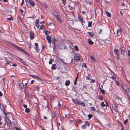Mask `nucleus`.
Wrapping results in <instances>:
<instances>
[{
	"instance_id": "obj_1",
	"label": "nucleus",
	"mask_w": 130,
	"mask_h": 130,
	"mask_svg": "<svg viewBox=\"0 0 130 130\" xmlns=\"http://www.w3.org/2000/svg\"><path fill=\"white\" fill-rule=\"evenodd\" d=\"M48 26V28L52 30H54L55 28V26L54 24L53 23H47Z\"/></svg>"
},
{
	"instance_id": "obj_2",
	"label": "nucleus",
	"mask_w": 130,
	"mask_h": 130,
	"mask_svg": "<svg viewBox=\"0 0 130 130\" xmlns=\"http://www.w3.org/2000/svg\"><path fill=\"white\" fill-rule=\"evenodd\" d=\"M80 55L79 54H76L74 55V59L76 62H78L80 60Z\"/></svg>"
},
{
	"instance_id": "obj_3",
	"label": "nucleus",
	"mask_w": 130,
	"mask_h": 130,
	"mask_svg": "<svg viewBox=\"0 0 130 130\" xmlns=\"http://www.w3.org/2000/svg\"><path fill=\"white\" fill-rule=\"evenodd\" d=\"M85 124L81 126V128L83 129H85L87 126L89 127L90 124V122L88 121L85 122Z\"/></svg>"
},
{
	"instance_id": "obj_4",
	"label": "nucleus",
	"mask_w": 130,
	"mask_h": 130,
	"mask_svg": "<svg viewBox=\"0 0 130 130\" xmlns=\"http://www.w3.org/2000/svg\"><path fill=\"white\" fill-rule=\"evenodd\" d=\"M122 29H118L117 31L116 37H118L117 39L120 38L121 37V30Z\"/></svg>"
},
{
	"instance_id": "obj_5",
	"label": "nucleus",
	"mask_w": 130,
	"mask_h": 130,
	"mask_svg": "<svg viewBox=\"0 0 130 130\" xmlns=\"http://www.w3.org/2000/svg\"><path fill=\"white\" fill-rule=\"evenodd\" d=\"M58 48L59 49L62 50L65 49L66 48H67V46L61 43L58 46Z\"/></svg>"
},
{
	"instance_id": "obj_6",
	"label": "nucleus",
	"mask_w": 130,
	"mask_h": 130,
	"mask_svg": "<svg viewBox=\"0 0 130 130\" xmlns=\"http://www.w3.org/2000/svg\"><path fill=\"white\" fill-rule=\"evenodd\" d=\"M77 17L78 21H80L82 25H83V23H85V21H84L83 19V18L81 16L80 14H77Z\"/></svg>"
},
{
	"instance_id": "obj_7",
	"label": "nucleus",
	"mask_w": 130,
	"mask_h": 130,
	"mask_svg": "<svg viewBox=\"0 0 130 130\" xmlns=\"http://www.w3.org/2000/svg\"><path fill=\"white\" fill-rule=\"evenodd\" d=\"M34 48L36 52L39 53L40 51V49L39 48L38 43H35Z\"/></svg>"
},
{
	"instance_id": "obj_8",
	"label": "nucleus",
	"mask_w": 130,
	"mask_h": 130,
	"mask_svg": "<svg viewBox=\"0 0 130 130\" xmlns=\"http://www.w3.org/2000/svg\"><path fill=\"white\" fill-rule=\"evenodd\" d=\"M120 49L121 51V54L122 55H124L125 53L126 48L124 47V46H123L121 47Z\"/></svg>"
},
{
	"instance_id": "obj_9",
	"label": "nucleus",
	"mask_w": 130,
	"mask_h": 130,
	"mask_svg": "<svg viewBox=\"0 0 130 130\" xmlns=\"http://www.w3.org/2000/svg\"><path fill=\"white\" fill-rule=\"evenodd\" d=\"M34 33L32 31H31L29 32V36L31 40L33 39L34 37Z\"/></svg>"
},
{
	"instance_id": "obj_10",
	"label": "nucleus",
	"mask_w": 130,
	"mask_h": 130,
	"mask_svg": "<svg viewBox=\"0 0 130 130\" xmlns=\"http://www.w3.org/2000/svg\"><path fill=\"white\" fill-rule=\"evenodd\" d=\"M122 87L125 91L128 92L130 94V89L129 88L126 87H124L123 86H122Z\"/></svg>"
},
{
	"instance_id": "obj_11",
	"label": "nucleus",
	"mask_w": 130,
	"mask_h": 130,
	"mask_svg": "<svg viewBox=\"0 0 130 130\" xmlns=\"http://www.w3.org/2000/svg\"><path fill=\"white\" fill-rule=\"evenodd\" d=\"M66 18L68 21H70V22H71L72 23L73 25V22H72V19H71L70 17H69L68 15H67L66 16Z\"/></svg>"
},
{
	"instance_id": "obj_12",
	"label": "nucleus",
	"mask_w": 130,
	"mask_h": 130,
	"mask_svg": "<svg viewBox=\"0 0 130 130\" xmlns=\"http://www.w3.org/2000/svg\"><path fill=\"white\" fill-rule=\"evenodd\" d=\"M19 51H20L21 52H22L24 53L25 54L29 56V53L27 52L24 49H22L21 48H20V49H19Z\"/></svg>"
},
{
	"instance_id": "obj_13",
	"label": "nucleus",
	"mask_w": 130,
	"mask_h": 130,
	"mask_svg": "<svg viewBox=\"0 0 130 130\" xmlns=\"http://www.w3.org/2000/svg\"><path fill=\"white\" fill-rule=\"evenodd\" d=\"M6 122L7 124V126H9L11 123V121L8 118H7L6 119Z\"/></svg>"
},
{
	"instance_id": "obj_14",
	"label": "nucleus",
	"mask_w": 130,
	"mask_h": 130,
	"mask_svg": "<svg viewBox=\"0 0 130 130\" xmlns=\"http://www.w3.org/2000/svg\"><path fill=\"white\" fill-rule=\"evenodd\" d=\"M46 40H47L48 42L49 43H51V37H50L49 35H46Z\"/></svg>"
},
{
	"instance_id": "obj_15",
	"label": "nucleus",
	"mask_w": 130,
	"mask_h": 130,
	"mask_svg": "<svg viewBox=\"0 0 130 130\" xmlns=\"http://www.w3.org/2000/svg\"><path fill=\"white\" fill-rule=\"evenodd\" d=\"M39 20L38 19H37L36 20V22H35V26H36L37 27V28H38L39 27Z\"/></svg>"
},
{
	"instance_id": "obj_16",
	"label": "nucleus",
	"mask_w": 130,
	"mask_h": 130,
	"mask_svg": "<svg viewBox=\"0 0 130 130\" xmlns=\"http://www.w3.org/2000/svg\"><path fill=\"white\" fill-rule=\"evenodd\" d=\"M11 45L12 46H13L15 48H16L18 50H19L20 49V47L19 46H18L16 45L13 43H12L11 44Z\"/></svg>"
},
{
	"instance_id": "obj_17",
	"label": "nucleus",
	"mask_w": 130,
	"mask_h": 130,
	"mask_svg": "<svg viewBox=\"0 0 130 130\" xmlns=\"http://www.w3.org/2000/svg\"><path fill=\"white\" fill-rule=\"evenodd\" d=\"M19 61L20 62L22 63L24 65L26 66V65L27 64L23 60V59L19 58Z\"/></svg>"
},
{
	"instance_id": "obj_18",
	"label": "nucleus",
	"mask_w": 130,
	"mask_h": 130,
	"mask_svg": "<svg viewBox=\"0 0 130 130\" xmlns=\"http://www.w3.org/2000/svg\"><path fill=\"white\" fill-rule=\"evenodd\" d=\"M54 16L56 18L58 19L59 18V15H58V13L57 12H55L54 13Z\"/></svg>"
},
{
	"instance_id": "obj_19",
	"label": "nucleus",
	"mask_w": 130,
	"mask_h": 130,
	"mask_svg": "<svg viewBox=\"0 0 130 130\" xmlns=\"http://www.w3.org/2000/svg\"><path fill=\"white\" fill-rule=\"evenodd\" d=\"M29 3L32 6H34L35 5V4L33 1L31 0H30L28 1Z\"/></svg>"
},
{
	"instance_id": "obj_20",
	"label": "nucleus",
	"mask_w": 130,
	"mask_h": 130,
	"mask_svg": "<svg viewBox=\"0 0 130 130\" xmlns=\"http://www.w3.org/2000/svg\"><path fill=\"white\" fill-rule=\"evenodd\" d=\"M56 64H53L52 66L51 69H52L53 70H55L56 69Z\"/></svg>"
},
{
	"instance_id": "obj_21",
	"label": "nucleus",
	"mask_w": 130,
	"mask_h": 130,
	"mask_svg": "<svg viewBox=\"0 0 130 130\" xmlns=\"http://www.w3.org/2000/svg\"><path fill=\"white\" fill-rule=\"evenodd\" d=\"M88 34V35L91 37H93L94 35V34L93 32H87Z\"/></svg>"
},
{
	"instance_id": "obj_22",
	"label": "nucleus",
	"mask_w": 130,
	"mask_h": 130,
	"mask_svg": "<svg viewBox=\"0 0 130 130\" xmlns=\"http://www.w3.org/2000/svg\"><path fill=\"white\" fill-rule=\"evenodd\" d=\"M70 82L69 80H67L65 83V85L67 86H68L70 84Z\"/></svg>"
},
{
	"instance_id": "obj_23",
	"label": "nucleus",
	"mask_w": 130,
	"mask_h": 130,
	"mask_svg": "<svg viewBox=\"0 0 130 130\" xmlns=\"http://www.w3.org/2000/svg\"><path fill=\"white\" fill-rule=\"evenodd\" d=\"M78 101V100L76 99L72 100L73 102L76 104H77Z\"/></svg>"
},
{
	"instance_id": "obj_24",
	"label": "nucleus",
	"mask_w": 130,
	"mask_h": 130,
	"mask_svg": "<svg viewBox=\"0 0 130 130\" xmlns=\"http://www.w3.org/2000/svg\"><path fill=\"white\" fill-rule=\"evenodd\" d=\"M88 42L89 44L90 45L93 44L94 43L91 41V40L90 39H89L88 40Z\"/></svg>"
},
{
	"instance_id": "obj_25",
	"label": "nucleus",
	"mask_w": 130,
	"mask_h": 130,
	"mask_svg": "<svg viewBox=\"0 0 130 130\" xmlns=\"http://www.w3.org/2000/svg\"><path fill=\"white\" fill-rule=\"evenodd\" d=\"M98 98L101 101H102L103 100V99L102 96L101 95H99Z\"/></svg>"
},
{
	"instance_id": "obj_26",
	"label": "nucleus",
	"mask_w": 130,
	"mask_h": 130,
	"mask_svg": "<svg viewBox=\"0 0 130 130\" xmlns=\"http://www.w3.org/2000/svg\"><path fill=\"white\" fill-rule=\"evenodd\" d=\"M101 91V92L103 94H105L106 93V92L104 90H102L101 88L99 87Z\"/></svg>"
},
{
	"instance_id": "obj_27",
	"label": "nucleus",
	"mask_w": 130,
	"mask_h": 130,
	"mask_svg": "<svg viewBox=\"0 0 130 130\" xmlns=\"http://www.w3.org/2000/svg\"><path fill=\"white\" fill-rule=\"evenodd\" d=\"M106 14L108 17H110L111 16V13L108 11L106 12Z\"/></svg>"
},
{
	"instance_id": "obj_28",
	"label": "nucleus",
	"mask_w": 130,
	"mask_h": 130,
	"mask_svg": "<svg viewBox=\"0 0 130 130\" xmlns=\"http://www.w3.org/2000/svg\"><path fill=\"white\" fill-rule=\"evenodd\" d=\"M19 87L20 88H22L24 87V85H23L22 82L21 83H20L19 84Z\"/></svg>"
},
{
	"instance_id": "obj_29",
	"label": "nucleus",
	"mask_w": 130,
	"mask_h": 130,
	"mask_svg": "<svg viewBox=\"0 0 130 130\" xmlns=\"http://www.w3.org/2000/svg\"><path fill=\"white\" fill-rule=\"evenodd\" d=\"M30 76L31 77H32L33 78H35L37 79L38 78H39V77L37 76H36L35 75H30Z\"/></svg>"
},
{
	"instance_id": "obj_30",
	"label": "nucleus",
	"mask_w": 130,
	"mask_h": 130,
	"mask_svg": "<svg viewBox=\"0 0 130 130\" xmlns=\"http://www.w3.org/2000/svg\"><path fill=\"white\" fill-rule=\"evenodd\" d=\"M43 32L45 33L46 35H47V34H49L50 33V31L47 30L44 31Z\"/></svg>"
},
{
	"instance_id": "obj_31",
	"label": "nucleus",
	"mask_w": 130,
	"mask_h": 130,
	"mask_svg": "<svg viewBox=\"0 0 130 130\" xmlns=\"http://www.w3.org/2000/svg\"><path fill=\"white\" fill-rule=\"evenodd\" d=\"M90 57L91 58V60H92V61H94V62L95 61V58L93 56H90Z\"/></svg>"
},
{
	"instance_id": "obj_32",
	"label": "nucleus",
	"mask_w": 130,
	"mask_h": 130,
	"mask_svg": "<svg viewBox=\"0 0 130 130\" xmlns=\"http://www.w3.org/2000/svg\"><path fill=\"white\" fill-rule=\"evenodd\" d=\"M78 73L77 74V76L76 77V78L75 80L74 81V85H76L77 83V79L78 78Z\"/></svg>"
},
{
	"instance_id": "obj_33",
	"label": "nucleus",
	"mask_w": 130,
	"mask_h": 130,
	"mask_svg": "<svg viewBox=\"0 0 130 130\" xmlns=\"http://www.w3.org/2000/svg\"><path fill=\"white\" fill-rule=\"evenodd\" d=\"M27 44L28 45V46L29 49L30 50L31 47V44H30L29 42H28L27 43Z\"/></svg>"
},
{
	"instance_id": "obj_34",
	"label": "nucleus",
	"mask_w": 130,
	"mask_h": 130,
	"mask_svg": "<svg viewBox=\"0 0 130 130\" xmlns=\"http://www.w3.org/2000/svg\"><path fill=\"white\" fill-rule=\"evenodd\" d=\"M116 96V99L117 100H120L121 101V99L118 95H115Z\"/></svg>"
},
{
	"instance_id": "obj_35",
	"label": "nucleus",
	"mask_w": 130,
	"mask_h": 130,
	"mask_svg": "<svg viewBox=\"0 0 130 130\" xmlns=\"http://www.w3.org/2000/svg\"><path fill=\"white\" fill-rule=\"evenodd\" d=\"M27 96L29 98H32L33 97V96L31 94L29 93L28 94Z\"/></svg>"
},
{
	"instance_id": "obj_36",
	"label": "nucleus",
	"mask_w": 130,
	"mask_h": 130,
	"mask_svg": "<svg viewBox=\"0 0 130 130\" xmlns=\"http://www.w3.org/2000/svg\"><path fill=\"white\" fill-rule=\"evenodd\" d=\"M114 52L115 54L116 55H118V50L115 49L114 50Z\"/></svg>"
},
{
	"instance_id": "obj_37",
	"label": "nucleus",
	"mask_w": 130,
	"mask_h": 130,
	"mask_svg": "<svg viewBox=\"0 0 130 130\" xmlns=\"http://www.w3.org/2000/svg\"><path fill=\"white\" fill-rule=\"evenodd\" d=\"M86 2L87 4L90 5L91 3V2L89 0H86Z\"/></svg>"
},
{
	"instance_id": "obj_38",
	"label": "nucleus",
	"mask_w": 130,
	"mask_h": 130,
	"mask_svg": "<svg viewBox=\"0 0 130 130\" xmlns=\"http://www.w3.org/2000/svg\"><path fill=\"white\" fill-rule=\"evenodd\" d=\"M92 23V21L90 22L89 21L88 22V26L91 27Z\"/></svg>"
},
{
	"instance_id": "obj_39",
	"label": "nucleus",
	"mask_w": 130,
	"mask_h": 130,
	"mask_svg": "<svg viewBox=\"0 0 130 130\" xmlns=\"http://www.w3.org/2000/svg\"><path fill=\"white\" fill-rule=\"evenodd\" d=\"M30 110L28 108H26L25 109V111L27 113H29L30 111Z\"/></svg>"
},
{
	"instance_id": "obj_40",
	"label": "nucleus",
	"mask_w": 130,
	"mask_h": 130,
	"mask_svg": "<svg viewBox=\"0 0 130 130\" xmlns=\"http://www.w3.org/2000/svg\"><path fill=\"white\" fill-rule=\"evenodd\" d=\"M114 110H116V111H117V107L116 106H114L112 108Z\"/></svg>"
},
{
	"instance_id": "obj_41",
	"label": "nucleus",
	"mask_w": 130,
	"mask_h": 130,
	"mask_svg": "<svg viewBox=\"0 0 130 130\" xmlns=\"http://www.w3.org/2000/svg\"><path fill=\"white\" fill-rule=\"evenodd\" d=\"M88 120H89L92 117V116L91 114H89L88 115Z\"/></svg>"
},
{
	"instance_id": "obj_42",
	"label": "nucleus",
	"mask_w": 130,
	"mask_h": 130,
	"mask_svg": "<svg viewBox=\"0 0 130 130\" xmlns=\"http://www.w3.org/2000/svg\"><path fill=\"white\" fill-rule=\"evenodd\" d=\"M90 75H91L90 74H89V75H88V76H86V78L87 80H89L90 79Z\"/></svg>"
},
{
	"instance_id": "obj_43",
	"label": "nucleus",
	"mask_w": 130,
	"mask_h": 130,
	"mask_svg": "<svg viewBox=\"0 0 130 130\" xmlns=\"http://www.w3.org/2000/svg\"><path fill=\"white\" fill-rule=\"evenodd\" d=\"M46 29V28L43 25L41 26L40 27V29Z\"/></svg>"
},
{
	"instance_id": "obj_44",
	"label": "nucleus",
	"mask_w": 130,
	"mask_h": 130,
	"mask_svg": "<svg viewBox=\"0 0 130 130\" xmlns=\"http://www.w3.org/2000/svg\"><path fill=\"white\" fill-rule=\"evenodd\" d=\"M128 121L127 119L125 120L123 122V123L125 125H126Z\"/></svg>"
},
{
	"instance_id": "obj_45",
	"label": "nucleus",
	"mask_w": 130,
	"mask_h": 130,
	"mask_svg": "<svg viewBox=\"0 0 130 130\" xmlns=\"http://www.w3.org/2000/svg\"><path fill=\"white\" fill-rule=\"evenodd\" d=\"M52 118H54L55 117V115L54 112L53 113L52 115Z\"/></svg>"
},
{
	"instance_id": "obj_46",
	"label": "nucleus",
	"mask_w": 130,
	"mask_h": 130,
	"mask_svg": "<svg viewBox=\"0 0 130 130\" xmlns=\"http://www.w3.org/2000/svg\"><path fill=\"white\" fill-rule=\"evenodd\" d=\"M101 105L103 107H104L106 106V105L105 104L104 102H102L101 103Z\"/></svg>"
},
{
	"instance_id": "obj_47",
	"label": "nucleus",
	"mask_w": 130,
	"mask_h": 130,
	"mask_svg": "<svg viewBox=\"0 0 130 130\" xmlns=\"http://www.w3.org/2000/svg\"><path fill=\"white\" fill-rule=\"evenodd\" d=\"M118 123L119 124V126L121 127V126H123V125L121 123V122L119 121H118Z\"/></svg>"
},
{
	"instance_id": "obj_48",
	"label": "nucleus",
	"mask_w": 130,
	"mask_h": 130,
	"mask_svg": "<svg viewBox=\"0 0 130 130\" xmlns=\"http://www.w3.org/2000/svg\"><path fill=\"white\" fill-rule=\"evenodd\" d=\"M57 126L58 130H59V126L60 125V123L57 122Z\"/></svg>"
},
{
	"instance_id": "obj_49",
	"label": "nucleus",
	"mask_w": 130,
	"mask_h": 130,
	"mask_svg": "<svg viewBox=\"0 0 130 130\" xmlns=\"http://www.w3.org/2000/svg\"><path fill=\"white\" fill-rule=\"evenodd\" d=\"M91 110L93 111H95V108L94 107H92L91 108Z\"/></svg>"
},
{
	"instance_id": "obj_50",
	"label": "nucleus",
	"mask_w": 130,
	"mask_h": 130,
	"mask_svg": "<svg viewBox=\"0 0 130 130\" xmlns=\"http://www.w3.org/2000/svg\"><path fill=\"white\" fill-rule=\"evenodd\" d=\"M6 19L9 20V21L13 20V19L12 18V17H11L10 18H6Z\"/></svg>"
},
{
	"instance_id": "obj_51",
	"label": "nucleus",
	"mask_w": 130,
	"mask_h": 130,
	"mask_svg": "<svg viewBox=\"0 0 130 130\" xmlns=\"http://www.w3.org/2000/svg\"><path fill=\"white\" fill-rule=\"evenodd\" d=\"M53 60L52 59H50L49 61L48 62L49 64H51L52 63Z\"/></svg>"
},
{
	"instance_id": "obj_52",
	"label": "nucleus",
	"mask_w": 130,
	"mask_h": 130,
	"mask_svg": "<svg viewBox=\"0 0 130 130\" xmlns=\"http://www.w3.org/2000/svg\"><path fill=\"white\" fill-rule=\"evenodd\" d=\"M68 7L69 9L70 10H72L73 9V7L70 6V5L68 6Z\"/></svg>"
},
{
	"instance_id": "obj_53",
	"label": "nucleus",
	"mask_w": 130,
	"mask_h": 130,
	"mask_svg": "<svg viewBox=\"0 0 130 130\" xmlns=\"http://www.w3.org/2000/svg\"><path fill=\"white\" fill-rule=\"evenodd\" d=\"M76 51H78V47L76 46H75L74 47Z\"/></svg>"
},
{
	"instance_id": "obj_54",
	"label": "nucleus",
	"mask_w": 130,
	"mask_h": 130,
	"mask_svg": "<svg viewBox=\"0 0 130 130\" xmlns=\"http://www.w3.org/2000/svg\"><path fill=\"white\" fill-rule=\"evenodd\" d=\"M62 1L63 4L65 5L66 4V0H61Z\"/></svg>"
},
{
	"instance_id": "obj_55",
	"label": "nucleus",
	"mask_w": 130,
	"mask_h": 130,
	"mask_svg": "<svg viewBox=\"0 0 130 130\" xmlns=\"http://www.w3.org/2000/svg\"><path fill=\"white\" fill-rule=\"evenodd\" d=\"M58 21L61 23L62 22V21L61 20V19H60V16L59 17V18L58 19H57Z\"/></svg>"
},
{
	"instance_id": "obj_56",
	"label": "nucleus",
	"mask_w": 130,
	"mask_h": 130,
	"mask_svg": "<svg viewBox=\"0 0 130 130\" xmlns=\"http://www.w3.org/2000/svg\"><path fill=\"white\" fill-rule=\"evenodd\" d=\"M77 120V122L79 123L80 124L82 123V121L80 119H78Z\"/></svg>"
},
{
	"instance_id": "obj_57",
	"label": "nucleus",
	"mask_w": 130,
	"mask_h": 130,
	"mask_svg": "<svg viewBox=\"0 0 130 130\" xmlns=\"http://www.w3.org/2000/svg\"><path fill=\"white\" fill-rule=\"evenodd\" d=\"M115 81H116V84H117V85L118 86H119L120 85L119 82L118 81H117L116 80H115Z\"/></svg>"
},
{
	"instance_id": "obj_58",
	"label": "nucleus",
	"mask_w": 130,
	"mask_h": 130,
	"mask_svg": "<svg viewBox=\"0 0 130 130\" xmlns=\"http://www.w3.org/2000/svg\"><path fill=\"white\" fill-rule=\"evenodd\" d=\"M7 53L8 54H9L10 55V56H12V57H13V55L12 54L10 53L9 52H7Z\"/></svg>"
},
{
	"instance_id": "obj_59",
	"label": "nucleus",
	"mask_w": 130,
	"mask_h": 130,
	"mask_svg": "<svg viewBox=\"0 0 130 130\" xmlns=\"http://www.w3.org/2000/svg\"><path fill=\"white\" fill-rule=\"evenodd\" d=\"M50 98L52 100H53L54 99V96L53 95L51 96Z\"/></svg>"
},
{
	"instance_id": "obj_60",
	"label": "nucleus",
	"mask_w": 130,
	"mask_h": 130,
	"mask_svg": "<svg viewBox=\"0 0 130 130\" xmlns=\"http://www.w3.org/2000/svg\"><path fill=\"white\" fill-rule=\"evenodd\" d=\"M80 104V105L82 106H85V104L84 102H81V103Z\"/></svg>"
},
{
	"instance_id": "obj_61",
	"label": "nucleus",
	"mask_w": 130,
	"mask_h": 130,
	"mask_svg": "<svg viewBox=\"0 0 130 130\" xmlns=\"http://www.w3.org/2000/svg\"><path fill=\"white\" fill-rule=\"evenodd\" d=\"M121 130H125L123 126H121Z\"/></svg>"
},
{
	"instance_id": "obj_62",
	"label": "nucleus",
	"mask_w": 130,
	"mask_h": 130,
	"mask_svg": "<svg viewBox=\"0 0 130 130\" xmlns=\"http://www.w3.org/2000/svg\"><path fill=\"white\" fill-rule=\"evenodd\" d=\"M81 102H82L81 101H78V103H77V104L80 105V103H81Z\"/></svg>"
},
{
	"instance_id": "obj_63",
	"label": "nucleus",
	"mask_w": 130,
	"mask_h": 130,
	"mask_svg": "<svg viewBox=\"0 0 130 130\" xmlns=\"http://www.w3.org/2000/svg\"><path fill=\"white\" fill-rule=\"evenodd\" d=\"M19 12L21 13H22L23 12V11L22 9H19Z\"/></svg>"
},
{
	"instance_id": "obj_64",
	"label": "nucleus",
	"mask_w": 130,
	"mask_h": 130,
	"mask_svg": "<svg viewBox=\"0 0 130 130\" xmlns=\"http://www.w3.org/2000/svg\"><path fill=\"white\" fill-rule=\"evenodd\" d=\"M128 56L129 57H130V51L129 50H128Z\"/></svg>"
}]
</instances>
